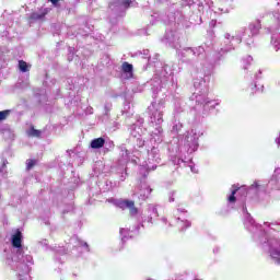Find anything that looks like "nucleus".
Masks as SVG:
<instances>
[{
    "mask_svg": "<svg viewBox=\"0 0 280 280\" xmlns=\"http://www.w3.org/2000/svg\"><path fill=\"white\" fill-rule=\"evenodd\" d=\"M11 252L4 250L2 257L5 266H9L11 270L16 272L19 280H31L30 271L34 266V257L27 253V247L23 245V233L21 230H16L11 235Z\"/></svg>",
    "mask_w": 280,
    "mask_h": 280,
    "instance_id": "1",
    "label": "nucleus"
},
{
    "mask_svg": "<svg viewBox=\"0 0 280 280\" xmlns=\"http://www.w3.org/2000/svg\"><path fill=\"white\" fill-rule=\"evenodd\" d=\"M243 218H244V226L249 231V233H253V238L255 242L260 244L264 250H268L271 259L275 261V264H278L280 266V238L277 235H272V232L270 234H266V232L261 229V225H258L255 223V220L253 217H250V213H248V210L245 206H243Z\"/></svg>",
    "mask_w": 280,
    "mask_h": 280,
    "instance_id": "2",
    "label": "nucleus"
},
{
    "mask_svg": "<svg viewBox=\"0 0 280 280\" xmlns=\"http://www.w3.org/2000/svg\"><path fill=\"white\" fill-rule=\"evenodd\" d=\"M261 30V20H256L248 24V27L240 28L235 36L225 33L223 46L221 47V51L223 54H229V51H233L237 45L242 43V40L246 42V45H250L253 43V36H257Z\"/></svg>",
    "mask_w": 280,
    "mask_h": 280,
    "instance_id": "3",
    "label": "nucleus"
},
{
    "mask_svg": "<svg viewBox=\"0 0 280 280\" xmlns=\"http://www.w3.org/2000/svg\"><path fill=\"white\" fill-rule=\"evenodd\" d=\"M162 42L165 43V45L173 47V49H176L177 54L180 55L183 62L189 63L196 58H205V46L183 48L182 51H178V49H180V37L174 31L166 32Z\"/></svg>",
    "mask_w": 280,
    "mask_h": 280,
    "instance_id": "4",
    "label": "nucleus"
},
{
    "mask_svg": "<svg viewBox=\"0 0 280 280\" xmlns=\"http://www.w3.org/2000/svg\"><path fill=\"white\" fill-rule=\"evenodd\" d=\"M195 92L191 96V100L200 104L203 108V114L207 115L210 110H213L215 106H220L219 101L209 100L207 94L209 93V88L205 78L199 77L194 79Z\"/></svg>",
    "mask_w": 280,
    "mask_h": 280,
    "instance_id": "5",
    "label": "nucleus"
},
{
    "mask_svg": "<svg viewBox=\"0 0 280 280\" xmlns=\"http://www.w3.org/2000/svg\"><path fill=\"white\" fill-rule=\"evenodd\" d=\"M165 110V102H154L149 106L150 124L155 126L154 130L151 131V142L163 143V113Z\"/></svg>",
    "mask_w": 280,
    "mask_h": 280,
    "instance_id": "6",
    "label": "nucleus"
},
{
    "mask_svg": "<svg viewBox=\"0 0 280 280\" xmlns=\"http://www.w3.org/2000/svg\"><path fill=\"white\" fill-rule=\"evenodd\" d=\"M200 135L202 133L198 132L196 129H191L184 135V139L182 140L184 147H180L178 149V154L172 159L173 165H180V163L187 165V161L183 158L186 156L185 154H194V152L198 150L200 145L198 139H200Z\"/></svg>",
    "mask_w": 280,
    "mask_h": 280,
    "instance_id": "7",
    "label": "nucleus"
},
{
    "mask_svg": "<svg viewBox=\"0 0 280 280\" xmlns=\"http://www.w3.org/2000/svg\"><path fill=\"white\" fill-rule=\"evenodd\" d=\"M172 75H174V70H172V67L168 65H164L162 68L158 69L155 71V78L152 80L153 93H159V91L163 89L161 84H163L167 78H172Z\"/></svg>",
    "mask_w": 280,
    "mask_h": 280,
    "instance_id": "8",
    "label": "nucleus"
},
{
    "mask_svg": "<svg viewBox=\"0 0 280 280\" xmlns=\"http://www.w3.org/2000/svg\"><path fill=\"white\" fill-rule=\"evenodd\" d=\"M120 150V156L121 159L119 160L120 165H126L128 161H131V163H137L141 164V158L139 151H132L126 144H121L119 147Z\"/></svg>",
    "mask_w": 280,
    "mask_h": 280,
    "instance_id": "9",
    "label": "nucleus"
},
{
    "mask_svg": "<svg viewBox=\"0 0 280 280\" xmlns=\"http://www.w3.org/2000/svg\"><path fill=\"white\" fill-rule=\"evenodd\" d=\"M232 192L231 195L228 197L229 202H235L236 198H235V194H237V191H240V194L243 192V196H246L248 194H250V191L253 194H257V191H259V189H261V185H259V183L255 182L249 188L248 190H246V187H238L237 185H233L232 186Z\"/></svg>",
    "mask_w": 280,
    "mask_h": 280,
    "instance_id": "10",
    "label": "nucleus"
},
{
    "mask_svg": "<svg viewBox=\"0 0 280 280\" xmlns=\"http://www.w3.org/2000/svg\"><path fill=\"white\" fill-rule=\"evenodd\" d=\"M107 201L118 207V209H129L130 215H137V213H139V209L135 207V201L132 200L109 198Z\"/></svg>",
    "mask_w": 280,
    "mask_h": 280,
    "instance_id": "11",
    "label": "nucleus"
},
{
    "mask_svg": "<svg viewBox=\"0 0 280 280\" xmlns=\"http://www.w3.org/2000/svg\"><path fill=\"white\" fill-rule=\"evenodd\" d=\"M153 163H161V154L156 147L148 151V161L142 162V170H156V165H152Z\"/></svg>",
    "mask_w": 280,
    "mask_h": 280,
    "instance_id": "12",
    "label": "nucleus"
},
{
    "mask_svg": "<svg viewBox=\"0 0 280 280\" xmlns=\"http://www.w3.org/2000/svg\"><path fill=\"white\" fill-rule=\"evenodd\" d=\"M187 215V210L183 208H177L174 212V218L177 221V226L180 231H185L191 226V222L185 218Z\"/></svg>",
    "mask_w": 280,
    "mask_h": 280,
    "instance_id": "13",
    "label": "nucleus"
},
{
    "mask_svg": "<svg viewBox=\"0 0 280 280\" xmlns=\"http://www.w3.org/2000/svg\"><path fill=\"white\" fill-rule=\"evenodd\" d=\"M132 3H135V0H115L114 2L109 3V8L114 12H117L119 10H128Z\"/></svg>",
    "mask_w": 280,
    "mask_h": 280,
    "instance_id": "14",
    "label": "nucleus"
},
{
    "mask_svg": "<svg viewBox=\"0 0 280 280\" xmlns=\"http://www.w3.org/2000/svg\"><path fill=\"white\" fill-rule=\"evenodd\" d=\"M143 118L139 117L137 122L130 127V135L133 138L141 137V135H143V128L141 127L143 126Z\"/></svg>",
    "mask_w": 280,
    "mask_h": 280,
    "instance_id": "15",
    "label": "nucleus"
},
{
    "mask_svg": "<svg viewBox=\"0 0 280 280\" xmlns=\"http://www.w3.org/2000/svg\"><path fill=\"white\" fill-rule=\"evenodd\" d=\"M47 14H49V9L45 8V9H42L37 12H33L31 15H30V21L31 23L33 21H43V19H45V16H47Z\"/></svg>",
    "mask_w": 280,
    "mask_h": 280,
    "instance_id": "16",
    "label": "nucleus"
},
{
    "mask_svg": "<svg viewBox=\"0 0 280 280\" xmlns=\"http://www.w3.org/2000/svg\"><path fill=\"white\" fill-rule=\"evenodd\" d=\"M121 70H122V78H125V80H130L132 78V75H133L132 63L125 61L121 66Z\"/></svg>",
    "mask_w": 280,
    "mask_h": 280,
    "instance_id": "17",
    "label": "nucleus"
},
{
    "mask_svg": "<svg viewBox=\"0 0 280 280\" xmlns=\"http://www.w3.org/2000/svg\"><path fill=\"white\" fill-rule=\"evenodd\" d=\"M150 194H152V188H150L148 185H143L138 192V196L140 200H148V198H150Z\"/></svg>",
    "mask_w": 280,
    "mask_h": 280,
    "instance_id": "18",
    "label": "nucleus"
},
{
    "mask_svg": "<svg viewBox=\"0 0 280 280\" xmlns=\"http://www.w3.org/2000/svg\"><path fill=\"white\" fill-rule=\"evenodd\" d=\"M105 144H106V139L101 137V138L93 139L90 143V148H92V150H100L104 148Z\"/></svg>",
    "mask_w": 280,
    "mask_h": 280,
    "instance_id": "19",
    "label": "nucleus"
},
{
    "mask_svg": "<svg viewBox=\"0 0 280 280\" xmlns=\"http://www.w3.org/2000/svg\"><path fill=\"white\" fill-rule=\"evenodd\" d=\"M149 213H150V215L143 222H148V224H153L152 215H154L155 218H159V209L156 208V206L150 205Z\"/></svg>",
    "mask_w": 280,
    "mask_h": 280,
    "instance_id": "20",
    "label": "nucleus"
},
{
    "mask_svg": "<svg viewBox=\"0 0 280 280\" xmlns=\"http://www.w3.org/2000/svg\"><path fill=\"white\" fill-rule=\"evenodd\" d=\"M267 15L269 16V19H273V30H279L280 27V9L272 13H267Z\"/></svg>",
    "mask_w": 280,
    "mask_h": 280,
    "instance_id": "21",
    "label": "nucleus"
},
{
    "mask_svg": "<svg viewBox=\"0 0 280 280\" xmlns=\"http://www.w3.org/2000/svg\"><path fill=\"white\" fill-rule=\"evenodd\" d=\"M270 184L276 185V188L280 189V167L275 170Z\"/></svg>",
    "mask_w": 280,
    "mask_h": 280,
    "instance_id": "22",
    "label": "nucleus"
},
{
    "mask_svg": "<svg viewBox=\"0 0 280 280\" xmlns=\"http://www.w3.org/2000/svg\"><path fill=\"white\" fill-rule=\"evenodd\" d=\"M70 244H74L75 247L83 246V248H85V250H89V244L84 241H80V238H78V236L71 237Z\"/></svg>",
    "mask_w": 280,
    "mask_h": 280,
    "instance_id": "23",
    "label": "nucleus"
},
{
    "mask_svg": "<svg viewBox=\"0 0 280 280\" xmlns=\"http://www.w3.org/2000/svg\"><path fill=\"white\" fill-rule=\"evenodd\" d=\"M183 160L187 161L186 165L183 164L182 162H180V164H174V165H177V167H187V165H188V167H190V171L192 172V174H198V171L196 170V167L190 165L191 158L187 159V155H184Z\"/></svg>",
    "mask_w": 280,
    "mask_h": 280,
    "instance_id": "24",
    "label": "nucleus"
},
{
    "mask_svg": "<svg viewBox=\"0 0 280 280\" xmlns=\"http://www.w3.org/2000/svg\"><path fill=\"white\" fill-rule=\"evenodd\" d=\"M132 233H135V230L130 231V229L121 228L120 235H121L122 242H126V240H128V237H132Z\"/></svg>",
    "mask_w": 280,
    "mask_h": 280,
    "instance_id": "25",
    "label": "nucleus"
},
{
    "mask_svg": "<svg viewBox=\"0 0 280 280\" xmlns=\"http://www.w3.org/2000/svg\"><path fill=\"white\" fill-rule=\"evenodd\" d=\"M271 45L276 51H279L280 49V37L279 35H272L271 36Z\"/></svg>",
    "mask_w": 280,
    "mask_h": 280,
    "instance_id": "26",
    "label": "nucleus"
},
{
    "mask_svg": "<svg viewBox=\"0 0 280 280\" xmlns=\"http://www.w3.org/2000/svg\"><path fill=\"white\" fill-rule=\"evenodd\" d=\"M182 129H183V124L180 121L175 120L173 122L172 132H180Z\"/></svg>",
    "mask_w": 280,
    "mask_h": 280,
    "instance_id": "27",
    "label": "nucleus"
},
{
    "mask_svg": "<svg viewBox=\"0 0 280 280\" xmlns=\"http://www.w3.org/2000/svg\"><path fill=\"white\" fill-rule=\"evenodd\" d=\"M42 131L38 129H35L34 127H32L28 131V136L30 137H36L37 139L40 137Z\"/></svg>",
    "mask_w": 280,
    "mask_h": 280,
    "instance_id": "28",
    "label": "nucleus"
},
{
    "mask_svg": "<svg viewBox=\"0 0 280 280\" xmlns=\"http://www.w3.org/2000/svg\"><path fill=\"white\" fill-rule=\"evenodd\" d=\"M10 113H12V110H10V109L1 110L0 112V121H5V119H8V117H10Z\"/></svg>",
    "mask_w": 280,
    "mask_h": 280,
    "instance_id": "29",
    "label": "nucleus"
},
{
    "mask_svg": "<svg viewBox=\"0 0 280 280\" xmlns=\"http://www.w3.org/2000/svg\"><path fill=\"white\" fill-rule=\"evenodd\" d=\"M19 69H20V71H22V73H27V62L20 60Z\"/></svg>",
    "mask_w": 280,
    "mask_h": 280,
    "instance_id": "30",
    "label": "nucleus"
},
{
    "mask_svg": "<svg viewBox=\"0 0 280 280\" xmlns=\"http://www.w3.org/2000/svg\"><path fill=\"white\" fill-rule=\"evenodd\" d=\"M158 21H161V15L159 13H154L153 15H151V25H156Z\"/></svg>",
    "mask_w": 280,
    "mask_h": 280,
    "instance_id": "31",
    "label": "nucleus"
},
{
    "mask_svg": "<svg viewBox=\"0 0 280 280\" xmlns=\"http://www.w3.org/2000/svg\"><path fill=\"white\" fill-rule=\"evenodd\" d=\"M34 165H36V160H27L26 161V170H27V172H30V170H32V167H34Z\"/></svg>",
    "mask_w": 280,
    "mask_h": 280,
    "instance_id": "32",
    "label": "nucleus"
},
{
    "mask_svg": "<svg viewBox=\"0 0 280 280\" xmlns=\"http://www.w3.org/2000/svg\"><path fill=\"white\" fill-rule=\"evenodd\" d=\"M140 54H141L142 58H144V59L148 58V60H150V50L144 49Z\"/></svg>",
    "mask_w": 280,
    "mask_h": 280,
    "instance_id": "33",
    "label": "nucleus"
},
{
    "mask_svg": "<svg viewBox=\"0 0 280 280\" xmlns=\"http://www.w3.org/2000/svg\"><path fill=\"white\" fill-rule=\"evenodd\" d=\"M5 165H8V161H4L2 166L0 167V174L1 176H5L7 172H5Z\"/></svg>",
    "mask_w": 280,
    "mask_h": 280,
    "instance_id": "34",
    "label": "nucleus"
},
{
    "mask_svg": "<svg viewBox=\"0 0 280 280\" xmlns=\"http://www.w3.org/2000/svg\"><path fill=\"white\" fill-rule=\"evenodd\" d=\"M139 137H141V136L136 137L137 142H138V147H139V148H143L145 141H143V139H141V138H139Z\"/></svg>",
    "mask_w": 280,
    "mask_h": 280,
    "instance_id": "35",
    "label": "nucleus"
},
{
    "mask_svg": "<svg viewBox=\"0 0 280 280\" xmlns=\"http://www.w3.org/2000/svg\"><path fill=\"white\" fill-rule=\"evenodd\" d=\"M176 196V191H172L168 197V202H174V197Z\"/></svg>",
    "mask_w": 280,
    "mask_h": 280,
    "instance_id": "36",
    "label": "nucleus"
},
{
    "mask_svg": "<svg viewBox=\"0 0 280 280\" xmlns=\"http://www.w3.org/2000/svg\"><path fill=\"white\" fill-rule=\"evenodd\" d=\"M243 61L246 62V65H250L253 62V57L247 56Z\"/></svg>",
    "mask_w": 280,
    "mask_h": 280,
    "instance_id": "37",
    "label": "nucleus"
},
{
    "mask_svg": "<svg viewBox=\"0 0 280 280\" xmlns=\"http://www.w3.org/2000/svg\"><path fill=\"white\" fill-rule=\"evenodd\" d=\"M110 108H112L110 103H106L105 104V115H108V110H110Z\"/></svg>",
    "mask_w": 280,
    "mask_h": 280,
    "instance_id": "38",
    "label": "nucleus"
},
{
    "mask_svg": "<svg viewBox=\"0 0 280 280\" xmlns=\"http://www.w3.org/2000/svg\"><path fill=\"white\" fill-rule=\"evenodd\" d=\"M261 73H264L261 70H258V72L255 74L256 80H260Z\"/></svg>",
    "mask_w": 280,
    "mask_h": 280,
    "instance_id": "39",
    "label": "nucleus"
},
{
    "mask_svg": "<svg viewBox=\"0 0 280 280\" xmlns=\"http://www.w3.org/2000/svg\"><path fill=\"white\" fill-rule=\"evenodd\" d=\"M59 1H60V0H50V3H52V5H54L55 8H57Z\"/></svg>",
    "mask_w": 280,
    "mask_h": 280,
    "instance_id": "40",
    "label": "nucleus"
},
{
    "mask_svg": "<svg viewBox=\"0 0 280 280\" xmlns=\"http://www.w3.org/2000/svg\"><path fill=\"white\" fill-rule=\"evenodd\" d=\"M265 224H267L269 228H271L272 230H275V228H272V226H277V224H275V223H265Z\"/></svg>",
    "mask_w": 280,
    "mask_h": 280,
    "instance_id": "41",
    "label": "nucleus"
},
{
    "mask_svg": "<svg viewBox=\"0 0 280 280\" xmlns=\"http://www.w3.org/2000/svg\"><path fill=\"white\" fill-rule=\"evenodd\" d=\"M161 221H162L164 224H167V218L163 217V218L161 219Z\"/></svg>",
    "mask_w": 280,
    "mask_h": 280,
    "instance_id": "42",
    "label": "nucleus"
},
{
    "mask_svg": "<svg viewBox=\"0 0 280 280\" xmlns=\"http://www.w3.org/2000/svg\"><path fill=\"white\" fill-rule=\"evenodd\" d=\"M120 180H126V176H125V175H121V176H120Z\"/></svg>",
    "mask_w": 280,
    "mask_h": 280,
    "instance_id": "43",
    "label": "nucleus"
},
{
    "mask_svg": "<svg viewBox=\"0 0 280 280\" xmlns=\"http://www.w3.org/2000/svg\"><path fill=\"white\" fill-rule=\"evenodd\" d=\"M244 69H248V67L244 66Z\"/></svg>",
    "mask_w": 280,
    "mask_h": 280,
    "instance_id": "44",
    "label": "nucleus"
}]
</instances>
